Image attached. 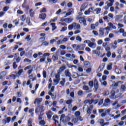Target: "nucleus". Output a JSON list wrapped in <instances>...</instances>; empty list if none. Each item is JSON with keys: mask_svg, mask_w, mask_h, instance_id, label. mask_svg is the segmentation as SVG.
<instances>
[{"mask_svg": "<svg viewBox=\"0 0 126 126\" xmlns=\"http://www.w3.org/2000/svg\"><path fill=\"white\" fill-rule=\"evenodd\" d=\"M88 46L90 48H92V49H95V48H96V43L94 42H90L89 43Z\"/></svg>", "mask_w": 126, "mask_h": 126, "instance_id": "obj_13", "label": "nucleus"}, {"mask_svg": "<svg viewBox=\"0 0 126 126\" xmlns=\"http://www.w3.org/2000/svg\"><path fill=\"white\" fill-rule=\"evenodd\" d=\"M93 33L94 35V36H98V32H97V31H93Z\"/></svg>", "mask_w": 126, "mask_h": 126, "instance_id": "obj_60", "label": "nucleus"}, {"mask_svg": "<svg viewBox=\"0 0 126 126\" xmlns=\"http://www.w3.org/2000/svg\"><path fill=\"white\" fill-rule=\"evenodd\" d=\"M83 90H85V91H86V93H90L91 92H92V89L89 88V87L86 86V85H84L83 87Z\"/></svg>", "mask_w": 126, "mask_h": 126, "instance_id": "obj_4", "label": "nucleus"}, {"mask_svg": "<svg viewBox=\"0 0 126 126\" xmlns=\"http://www.w3.org/2000/svg\"><path fill=\"white\" fill-rule=\"evenodd\" d=\"M65 117V115L64 114H62L61 115V117L60 118V123H62V122H63V118Z\"/></svg>", "mask_w": 126, "mask_h": 126, "instance_id": "obj_38", "label": "nucleus"}, {"mask_svg": "<svg viewBox=\"0 0 126 126\" xmlns=\"http://www.w3.org/2000/svg\"><path fill=\"white\" fill-rule=\"evenodd\" d=\"M66 30H67V27H63L62 28V29L60 31L61 32H64V31H66Z\"/></svg>", "mask_w": 126, "mask_h": 126, "instance_id": "obj_47", "label": "nucleus"}, {"mask_svg": "<svg viewBox=\"0 0 126 126\" xmlns=\"http://www.w3.org/2000/svg\"><path fill=\"white\" fill-rule=\"evenodd\" d=\"M58 0H49V1L50 2H51L52 3H56Z\"/></svg>", "mask_w": 126, "mask_h": 126, "instance_id": "obj_53", "label": "nucleus"}, {"mask_svg": "<svg viewBox=\"0 0 126 126\" xmlns=\"http://www.w3.org/2000/svg\"><path fill=\"white\" fill-rule=\"evenodd\" d=\"M86 7H85V4H83L81 7V10H83V9H85Z\"/></svg>", "mask_w": 126, "mask_h": 126, "instance_id": "obj_54", "label": "nucleus"}, {"mask_svg": "<svg viewBox=\"0 0 126 126\" xmlns=\"http://www.w3.org/2000/svg\"><path fill=\"white\" fill-rule=\"evenodd\" d=\"M50 53H44L43 55V57H49L50 56Z\"/></svg>", "mask_w": 126, "mask_h": 126, "instance_id": "obj_64", "label": "nucleus"}, {"mask_svg": "<svg viewBox=\"0 0 126 126\" xmlns=\"http://www.w3.org/2000/svg\"><path fill=\"white\" fill-rule=\"evenodd\" d=\"M81 29L80 25L77 24L76 23L74 22L72 24L70 25L68 27V30H72V29Z\"/></svg>", "mask_w": 126, "mask_h": 126, "instance_id": "obj_2", "label": "nucleus"}, {"mask_svg": "<svg viewBox=\"0 0 126 126\" xmlns=\"http://www.w3.org/2000/svg\"><path fill=\"white\" fill-rule=\"evenodd\" d=\"M78 96H81V97H82V96H83V91H79L78 92Z\"/></svg>", "mask_w": 126, "mask_h": 126, "instance_id": "obj_34", "label": "nucleus"}, {"mask_svg": "<svg viewBox=\"0 0 126 126\" xmlns=\"http://www.w3.org/2000/svg\"><path fill=\"white\" fill-rule=\"evenodd\" d=\"M9 77H10V78H11V79H15V77H16V75H14V74H12V75H9Z\"/></svg>", "mask_w": 126, "mask_h": 126, "instance_id": "obj_40", "label": "nucleus"}, {"mask_svg": "<svg viewBox=\"0 0 126 126\" xmlns=\"http://www.w3.org/2000/svg\"><path fill=\"white\" fill-rule=\"evenodd\" d=\"M126 90V87L125 86V85H122L121 86L120 91H122V92H125Z\"/></svg>", "mask_w": 126, "mask_h": 126, "instance_id": "obj_17", "label": "nucleus"}, {"mask_svg": "<svg viewBox=\"0 0 126 126\" xmlns=\"http://www.w3.org/2000/svg\"><path fill=\"white\" fill-rule=\"evenodd\" d=\"M94 11L96 12V14H99L100 12H101V8H96L95 9Z\"/></svg>", "mask_w": 126, "mask_h": 126, "instance_id": "obj_22", "label": "nucleus"}, {"mask_svg": "<svg viewBox=\"0 0 126 126\" xmlns=\"http://www.w3.org/2000/svg\"><path fill=\"white\" fill-rule=\"evenodd\" d=\"M46 17H47V15H46V13H42L39 15V18L42 19V20H45V18H46Z\"/></svg>", "mask_w": 126, "mask_h": 126, "instance_id": "obj_12", "label": "nucleus"}, {"mask_svg": "<svg viewBox=\"0 0 126 126\" xmlns=\"http://www.w3.org/2000/svg\"><path fill=\"white\" fill-rule=\"evenodd\" d=\"M68 12H69L70 14L73 13L74 12V9L73 8H69L67 10Z\"/></svg>", "mask_w": 126, "mask_h": 126, "instance_id": "obj_37", "label": "nucleus"}, {"mask_svg": "<svg viewBox=\"0 0 126 126\" xmlns=\"http://www.w3.org/2000/svg\"><path fill=\"white\" fill-rule=\"evenodd\" d=\"M115 93H119V89H116V88H113L111 92V95L110 96V98L111 99H113V98H115Z\"/></svg>", "mask_w": 126, "mask_h": 126, "instance_id": "obj_3", "label": "nucleus"}, {"mask_svg": "<svg viewBox=\"0 0 126 126\" xmlns=\"http://www.w3.org/2000/svg\"><path fill=\"white\" fill-rule=\"evenodd\" d=\"M80 23H83V25L86 26V20H85V17H80L79 18Z\"/></svg>", "mask_w": 126, "mask_h": 126, "instance_id": "obj_5", "label": "nucleus"}, {"mask_svg": "<svg viewBox=\"0 0 126 126\" xmlns=\"http://www.w3.org/2000/svg\"><path fill=\"white\" fill-rule=\"evenodd\" d=\"M20 19L21 21H25V20H26V15H23L22 16H21Z\"/></svg>", "mask_w": 126, "mask_h": 126, "instance_id": "obj_26", "label": "nucleus"}, {"mask_svg": "<svg viewBox=\"0 0 126 126\" xmlns=\"http://www.w3.org/2000/svg\"><path fill=\"white\" fill-rule=\"evenodd\" d=\"M110 94V91L107 90L103 93V96H108Z\"/></svg>", "mask_w": 126, "mask_h": 126, "instance_id": "obj_28", "label": "nucleus"}, {"mask_svg": "<svg viewBox=\"0 0 126 126\" xmlns=\"http://www.w3.org/2000/svg\"><path fill=\"white\" fill-rule=\"evenodd\" d=\"M40 112V114L38 116V120H42L43 117H44V106L43 105H37L35 109V114H38Z\"/></svg>", "mask_w": 126, "mask_h": 126, "instance_id": "obj_1", "label": "nucleus"}, {"mask_svg": "<svg viewBox=\"0 0 126 126\" xmlns=\"http://www.w3.org/2000/svg\"><path fill=\"white\" fill-rule=\"evenodd\" d=\"M112 63H109L107 65V70H111L112 69Z\"/></svg>", "mask_w": 126, "mask_h": 126, "instance_id": "obj_30", "label": "nucleus"}, {"mask_svg": "<svg viewBox=\"0 0 126 126\" xmlns=\"http://www.w3.org/2000/svg\"><path fill=\"white\" fill-rule=\"evenodd\" d=\"M75 116L78 118V117L80 116V112L79 111H76L75 113Z\"/></svg>", "mask_w": 126, "mask_h": 126, "instance_id": "obj_49", "label": "nucleus"}, {"mask_svg": "<svg viewBox=\"0 0 126 126\" xmlns=\"http://www.w3.org/2000/svg\"><path fill=\"white\" fill-rule=\"evenodd\" d=\"M76 40L77 41H79V42H81V41H82V39L79 36H77V37H76Z\"/></svg>", "mask_w": 126, "mask_h": 126, "instance_id": "obj_43", "label": "nucleus"}, {"mask_svg": "<svg viewBox=\"0 0 126 126\" xmlns=\"http://www.w3.org/2000/svg\"><path fill=\"white\" fill-rule=\"evenodd\" d=\"M47 11V9L46 8H43L41 10H40V12H46Z\"/></svg>", "mask_w": 126, "mask_h": 126, "instance_id": "obj_59", "label": "nucleus"}, {"mask_svg": "<svg viewBox=\"0 0 126 126\" xmlns=\"http://www.w3.org/2000/svg\"><path fill=\"white\" fill-rule=\"evenodd\" d=\"M56 79H58V80H60L61 79V73L58 72L57 74L55 76Z\"/></svg>", "mask_w": 126, "mask_h": 126, "instance_id": "obj_19", "label": "nucleus"}, {"mask_svg": "<svg viewBox=\"0 0 126 126\" xmlns=\"http://www.w3.org/2000/svg\"><path fill=\"white\" fill-rule=\"evenodd\" d=\"M26 39L27 40V41H30V40H31V37H30V35H27V36L26 37Z\"/></svg>", "mask_w": 126, "mask_h": 126, "instance_id": "obj_62", "label": "nucleus"}, {"mask_svg": "<svg viewBox=\"0 0 126 126\" xmlns=\"http://www.w3.org/2000/svg\"><path fill=\"white\" fill-rule=\"evenodd\" d=\"M13 67L14 69H16V68H17V64H16V62H14L13 63Z\"/></svg>", "mask_w": 126, "mask_h": 126, "instance_id": "obj_44", "label": "nucleus"}, {"mask_svg": "<svg viewBox=\"0 0 126 126\" xmlns=\"http://www.w3.org/2000/svg\"><path fill=\"white\" fill-rule=\"evenodd\" d=\"M98 123L101 125L102 126H104V120L103 119H99L98 120Z\"/></svg>", "mask_w": 126, "mask_h": 126, "instance_id": "obj_29", "label": "nucleus"}, {"mask_svg": "<svg viewBox=\"0 0 126 126\" xmlns=\"http://www.w3.org/2000/svg\"><path fill=\"white\" fill-rule=\"evenodd\" d=\"M48 45H49V42L44 41V42H42L41 46H48Z\"/></svg>", "mask_w": 126, "mask_h": 126, "instance_id": "obj_45", "label": "nucleus"}, {"mask_svg": "<svg viewBox=\"0 0 126 126\" xmlns=\"http://www.w3.org/2000/svg\"><path fill=\"white\" fill-rule=\"evenodd\" d=\"M51 25L52 26V31L55 30L57 29V27H56V23H53L51 24Z\"/></svg>", "mask_w": 126, "mask_h": 126, "instance_id": "obj_27", "label": "nucleus"}, {"mask_svg": "<svg viewBox=\"0 0 126 126\" xmlns=\"http://www.w3.org/2000/svg\"><path fill=\"white\" fill-rule=\"evenodd\" d=\"M24 55H25V51H22L20 54V57H23Z\"/></svg>", "mask_w": 126, "mask_h": 126, "instance_id": "obj_58", "label": "nucleus"}, {"mask_svg": "<svg viewBox=\"0 0 126 126\" xmlns=\"http://www.w3.org/2000/svg\"><path fill=\"white\" fill-rule=\"evenodd\" d=\"M64 74L66 77H70V76H71V73H70V72H69V70L68 69H66L65 70Z\"/></svg>", "mask_w": 126, "mask_h": 126, "instance_id": "obj_10", "label": "nucleus"}, {"mask_svg": "<svg viewBox=\"0 0 126 126\" xmlns=\"http://www.w3.org/2000/svg\"><path fill=\"white\" fill-rule=\"evenodd\" d=\"M8 9H9V7L8 6H5L3 7V8L2 9L3 11H7Z\"/></svg>", "mask_w": 126, "mask_h": 126, "instance_id": "obj_46", "label": "nucleus"}, {"mask_svg": "<svg viewBox=\"0 0 126 126\" xmlns=\"http://www.w3.org/2000/svg\"><path fill=\"white\" fill-rule=\"evenodd\" d=\"M65 102L67 105H69L72 103V100L71 99H69L68 100H65Z\"/></svg>", "mask_w": 126, "mask_h": 126, "instance_id": "obj_32", "label": "nucleus"}, {"mask_svg": "<svg viewBox=\"0 0 126 126\" xmlns=\"http://www.w3.org/2000/svg\"><path fill=\"white\" fill-rule=\"evenodd\" d=\"M64 83H65V79L64 78H62V81H61L60 84L62 85V86H64Z\"/></svg>", "mask_w": 126, "mask_h": 126, "instance_id": "obj_24", "label": "nucleus"}, {"mask_svg": "<svg viewBox=\"0 0 126 126\" xmlns=\"http://www.w3.org/2000/svg\"><path fill=\"white\" fill-rule=\"evenodd\" d=\"M42 101H43V98L37 97L34 100V104H36L37 105H40Z\"/></svg>", "mask_w": 126, "mask_h": 126, "instance_id": "obj_7", "label": "nucleus"}, {"mask_svg": "<svg viewBox=\"0 0 126 126\" xmlns=\"http://www.w3.org/2000/svg\"><path fill=\"white\" fill-rule=\"evenodd\" d=\"M77 30H76L74 32L75 35H77V34H79L81 32V31H80V29H77Z\"/></svg>", "mask_w": 126, "mask_h": 126, "instance_id": "obj_42", "label": "nucleus"}, {"mask_svg": "<svg viewBox=\"0 0 126 126\" xmlns=\"http://www.w3.org/2000/svg\"><path fill=\"white\" fill-rule=\"evenodd\" d=\"M101 85L105 87L107 86V82L106 81H103V82H101Z\"/></svg>", "mask_w": 126, "mask_h": 126, "instance_id": "obj_51", "label": "nucleus"}, {"mask_svg": "<svg viewBox=\"0 0 126 126\" xmlns=\"http://www.w3.org/2000/svg\"><path fill=\"white\" fill-rule=\"evenodd\" d=\"M91 10H93V8H90L88 10L85 11V14L87 15V14H89L90 12H91Z\"/></svg>", "mask_w": 126, "mask_h": 126, "instance_id": "obj_21", "label": "nucleus"}, {"mask_svg": "<svg viewBox=\"0 0 126 126\" xmlns=\"http://www.w3.org/2000/svg\"><path fill=\"white\" fill-rule=\"evenodd\" d=\"M34 11H33V9H31L30 10V16H31V17H33V16H34Z\"/></svg>", "mask_w": 126, "mask_h": 126, "instance_id": "obj_25", "label": "nucleus"}, {"mask_svg": "<svg viewBox=\"0 0 126 126\" xmlns=\"http://www.w3.org/2000/svg\"><path fill=\"white\" fill-rule=\"evenodd\" d=\"M120 19H121V16H118V15L116 16V19H115L116 21H119V20H120Z\"/></svg>", "mask_w": 126, "mask_h": 126, "instance_id": "obj_55", "label": "nucleus"}, {"mask_svg": "<svg viewBox=\"0 0 126 126\" xmlns=\"http://www.w3.org/2000/svg\"><path fill=\"white\" fill-rule=\"evenodd\" d=\"M63 40H59L58 41H57V45H60L61 44H63Z\"/></svg>", "mask_w": 126, "mask_h": 126, "instance_id": "obj_56", "label": "nucleus"}, {"mask_svg": "<svg viewBox=\"0 0 126 126\" xmlns=\"http://www.w3.org/2000/svg\"><path fill=\"white\" fill-rule=\"evenodd\" d=\"M103 19L104 20H105V21L109 22V19L108 18V16H105L103 17Z\"/></svg>", "mask_w": 126, "mask_h": 126, "instance_id": "obj_57", "label": "nucleus"}, {"mask_svg": "<svg viewBox=\"0 0 126 126\" xmlns=\"http://www.w3.org/2000/svg\"><path fill=\"white\" fill-rule=\"evenodd\" d=\"M11 120V118H10V117H9L8 118H7L6 119H3L2 120V123H3V124H4V125H5L6 124V123H7V124H8L10 122Z\"/></svg>", "mask_w": 126, "mask_h": 126, "instance_id": "obj_11", "label": "nucleus"}, {"mask_svg": "<svg viewBox=\"0 0 126 126\" xmlns=\"http://www.w3.org/2000/svg\"><path fill=\"white\" fill-rule=\"evenodd\" d=\"M0 75L3 76V77H4L6 75V72L5 71H2L0 73Z\"/></svg>", "mask_w": 126, "mask_h": 126, "instance_id": "obj_48", "label": "nucleus"}, {"mask_svg": "<svg viewBox=\"0 0 126 126\" xmlns=\"http://www.w3.org/2000/svg\"><path fill=\"white\" fill-rule=\"evenodd\" d=\"M89 85L91 87V88L92 89L93 88V85H94V83L93 81H91L89 82Z\"/></svg>", "mask_w": 126, "mask_h": 126, "instance_id": "obj_33", "label": "nucleus"}, {"mask_svg": "<svg viewBox=\"0 0 126 126\" xmlns=\"http://www.w3.org/2000/svg\"><path fill=\"white\" fill-rule=\"evenodd\" d=\"M107 3V5L108 6V7H111L112 6H113V4H114V2H106Z\"/></svg>", "mask_w": 126, "mask_h": 126, "instance_id": "obj_31", "label": "nucleus"}, {"mask_svg": "<svg viewBox=\"0 0 126 126\" xmlns=\"http://www.w3.org/2000/svg\"><path fill=\"white\" fill-rule=\"evenodd\" d=\"M122 53H123V48H119L118 49V54H119V55H121Z\"/></svg>", "mask_w": 126, "mask_h": 126, "instance_id": "obj_41", "label": "nucleus"}, {"mask_svg": "<svg viewBox=\"0 0 126 126\" xmlns=\"http://www.w3.org/2000/svg\"><path fill=\"white\" fill-rule=\"evenodd\" d=\"M86 110H87V114H91V109H90V108L88 107V106L87 105H84L83 107V111H86Z\"/></svg>", "mask_w": 126, "mask_h": 126, "instance_id": "obj_6", "label": "nucleus"}, {"mask_svg": "<svg viewBox=\"0 0 126 126\" xmlns=\"http://www.w3.org/2000/svg\"><path fill=\"white\" fill-rule=\"evenodd\" d=\"M65 66H62L60 67L59 70L58 71V72H59V73H62V72H63V70L65 69Z\"/></svg>", "mask_w": 126, "mask_h": 126, "instance_id": "obj_15", "label": "nucleus"}, {"mask_svg": "<svg viewBox=\"0 0 126 126\" xmlns=\"http://www.w3.org/2000/svg\"><path fill=\"white\" fill-rule=\"evenodd\" d=\"M67 6L68 7H72V3H71V2L68 3Z\"/></svg>", "mask_w": 126, "mask_h": 126, "instance_id": "obj_63", "label": "nucleus"}, {"mask_svg": "<svg viewBox=\"0 0 126 126\" xmlns=\"http://www.w3.org/2000/svg\"><path fill=\"white\" fill-rule=\"evenodd\" d=\"M63 42H67V41H68V39H67V37H64V38H63V39L62 40Z\"/></svg>", "mask_w": 126, "mask_h": 126, "instance_id": "obj_61", "label": "nucleus"}, {"mask_svg": "<svg viewBox=\"0 0 126 126\" xmlns=\"http://www.w3.org/2000/svg\"><path fill=\"white\" fill-rule=\"evenodd\" d=\"M64 21L65 22H66V23H70L71 22H72V21H73V18H67L65 19Z\"/></svg>", "mask_w": 126, "mask_h": 126, "instance_id": "obj_14", "label": "nucleus"}, {"mask_svg": "<svg viewBox=\"0 0 126 126\" xmlns=\"http://www.w3.org/2000/svg\"><path fill=\"white\" fill-rule=\"evenodd\" d=\"M22 72H23V69H21L19 70V71L18 72V75H21V73H22Z\"/></svg>", "mask_w": 126, "mask_h": 126, "instance_id": "obj_52", "label": "nucleus"}, {"mask_svg": "<svg viewBox=\"0 0 126 126\" xmlns=\"http://www.w3.org/2000/svg\"><path fill=\"white\" fill-rule=\"evenodd\" d=\"M52 59H53L54 62H56L58 60V56H57V55H53L52 56Z\"/></svg>", "mask_w": 126, "mask_h": 126, "instance_id": "obj_39", "label": "nucleus"}, {"mask_svg": "<svg viewBox=\"0 0 126 126\" xmlns=\"http://www.w3.org/2000/svg\"><path fill=\"white\" fill-rule=\"evenodd\" d=\"M85 47H86V45L84 44H81L80 45H78L77 46V50H80L81 51H83V50H84V48H85Z\"/></svg>", "mask_w": 126, "mask_h": 126, "instance_id": "obj_8", "label": "nucleus"}, {"mask_svg": "<svg viewBox=\"0 0 126 126\" xmlns=\"http://www.w3.org/2000/svg\"><path fill=\"white\" fill-rule=\"evenodd\" d=\"M94 85L95 91H97L98 88H99V85L98 84V81L96 79L94 80Z\"/></svg>", "mask_w": 126, "mask_h": 126, "instance_id": "obj_9", "label": "nucleus"}, {"mask_svg": "<svg viewBox=\"0 0 126 126\" xmlns=\"http://www.w3.org/2000/svg\"><path fill=\"white\" fill-rule=\"evenodd\" d=\"M73 77V78H77V77H79V75H78V73L76 72H74Z\"/></svg>", "mask_w": 126, "mask_h": 126, "instance_id": "obj_35", "label": "nucleus"}, {"mask_svg": "<svg viewBox=\"0 0 126 126\" xmlns=\"http://www.w3.org/2000/svg\"><path fill=\"white\" fill-rule=\"evenodd\" d=\"M53 114H52V111H49L48 113H47V116L48 117V119H51L52 118V115Z\"/></svg>", "mask_w": 126, "mask_h": 126, "instance_id": "obj_20", "label": "nucleus"}, {"mask_svg": "<svg viewBox=\"0 0 126 126\" xmlns=\"http://www.w3.org/2000/svg\"><path fill=\"white\" fill-rule=\"evenodd\" d=\"M115 71L117 74H120L122 73V70L119 68H116Z\"/></svg>", "mask_w": 126, "mask_h": 126, "instance_id": "obj_23", "label": "nucleus"}, {"mask_svg": "<svg viewBox=\"0 0 126 126\" xmlns=\"http://www.w3.org/2000/svg\"><path fill=\"white\" fill-rule=\"evenodd\" d=\"M48 94H49V95L51 96L52 99L53 100H55V99H56V96H55V94H54L52 93V92H51V91H49L48 92Z\"/></svg>", "mask_w": 126, "mask_h": 126, "instance_id": "obj_16", "label": "nucleus"}, {"mask_svg": "<svg viewBox=\"0 0 126 126\" xmlns=\"http://www.w3.org/2000/svg\"><path fill=\"white\" fill-rule=\"evenodd\" d=\"M42 73L44 78H46L47 77V73L46 72V71L43 70Z\"/></svg>", "mask_w": 126, "mask_h": 126, "instance_id": "obj_50", "label": "nucleus"}, {"mask_svg": "<svg viewBox=\"0 0 126 126\" xmlns=\"http://www.w3.org/2000/svg\"><path fill=\"white\" fill-rule=\"evenodd\" d=\"M108 26L110 27V29H117L116 26H114L112 23H109Z\"/></svg>", "mask_w": 126, "mask_h": 126, "instance_id": "obj_18", "label": "nucleus"}, {"mask_svg": "<svg viewBox=\"0 0 126 126\" xmlns=\"http://www.w3.org/2000/svg\"><path fill=\"white\" fill-rule=\"evenodd\" d=\"M43 118H42V120H39V124L40 125H42V126H44V125H45V121L42 120Z\"/></svg>", "mask_w": 126, "mask_h": 126, "instance_id": "obj_36", "label": "nucleus"}]
</instances>
